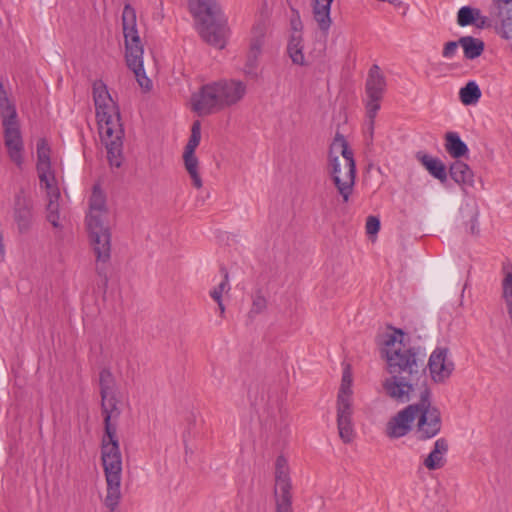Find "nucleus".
<instances>
[{"label":"nucleus","instance_id":"obj_1","mask_svg":"<svg viewBox=\"0 0 512 512\" xmlns=\"http://www.w3.org/2000/svg\"><path fill=\"white\" fill-rule=\"evenodd\" d=\"M404 334L401 330L384 336L382 354L387 362L390 377L386 378L382 387L391 399L406 403L410 401L416 389L420 390L415 434L418 440L425 441L435 437L442 427L440 410L432 406L431 391L426 383L425 351L421 347H408L398 339Z\"/></svg>","mask_w":512,"mask_h":512},{"label":"nucleus","instance_id":"obj_2","mask_svg":"<svg viewBox=\"0 0 512 512\" xmlns=\"http://www.w3.org/2000/svg\"><path fill=\"white\" fill-rule=\"evenodd\" d=\"M101 407L104 416L105 434L101 443V460L104 469L107 489L104 499L105 506L114 511L121 500L122 455L116 428L112 426L111 419L118 417L120 411L114 392L101 394Z\"/></svg>","mask_w":512,"mask_h":512},{"label":"nucleus","instance_id":"obj_3","mask_svg":"<svg viewBox=\"0 0 512 512\" xmlns=\"http://www.w3.org/2000/svg\"><path fill=\"white\" fill-rule=\"evenodd\" d=\"M244 82L234 79H223L203 85L191 97V105L199 116H207L240 102L246 94Z\"/></svg>","mask_w":512,"mask_h":512},{"label":"nucleus","instance_id":"obj_4","mask_svg":"<svg viewBox=\"0 0 512 512\" xmlns=\"http://www.w3.org/2000/svg\"><path fill=\"white\" fill-rule=\"evenodd\" d=\"M328 174L343 203L350 200L356 179V163L345 137L337 132L328 153Z\"/></svg>","mask_w":512,"mask_h":512},{"label":"nucleus","instance_id":"obj_5","mask_svg":"<svg viewBox=\"0 0 512 512\" xmlns=\"http://www.w3.org/2000/svg\"><path fill=\"white\" fill-rule=\"evenodd\" d=\"M188 7L202 39L219 49L224 48L226 20L216 0H188Z\"/></svg>","mask_w":512,"mask_h":512},{"label":"nucleus","instance_id":"obj_6","mask_svg":"<svg viewBox=\"0 0 512 512\" xmlns=\"http://www.w3.org/2000/svg\"><path fill=\"white\" fill-rule=\"evenodd\" d=\"M99 134L107 149V158L111 167L119 168L123 161V136L120 112L114 100L96 111Z\"/></svg>","mask_w":512,"mask_h":512},{"label":"nucleus","instance_id":"obj_7","mask_svg":"<svg viewBox=\"0 0 512 512\" xmlns=\"http://www.w3.org/2000/svg\"><path fill=\"white\" fill-rule=\"evenodd\" d=\"M0 116L4 132V144L9 158L19 168L22 167L24 144L15 103L10 99L5 86L0 82Z\"/></svg>","mask_w":512,"mask_h":512},{"label":"nucleus","instance_id":"obj_8","mask_svg":"<svg viewBox=\"0 0 512 512\" xmlns=\"http://www.w3.org/2000/svg\"><path fill=\"white\" fill-rule=\"evenodd\" d=\"M386 77L377 64H373L367 75L365 82L366 93V113L369 119L370 130L373 131L374 119L380 109V102L386 91Z\"/></svg>","mask_w":512,"mask_h":512},{"label":"nucleus","instance_id":"obj_9","mask_svg":"<svg viewBox=\"0 0 512 512\" xmlns=\"http://www.w3.org/2000/svg\"><path fill=\"white\" fill-rule=\"evenodd\" d=\"M291 489L288 461L283 455H279L275 462L274 497L276 512H293Z\"/></svg>","mask_w":512,"mask_h":512},{"label":"nucleus","instance_id":"obj_10","mask_svg":"<svg viewBox=\"0 0 512 512\" xmlns=\"http://www.w3.org/2000/svg\"><path fill=\"white\" fill-rule=\"evenodd\" d=\"M427 367L431 380L434 383H445L455 370V364L450 357L449 348L443 346L436 347L428 359Z\"/></svg>","mask_w":512,"mask_h":512},{"label":"nucleus","instance_id":"obj_11","mask_svg":"<svg viewBox=\"0 0 512 512\" xmlns=\"http://www.w3.org/2000/svg\"><path fill=\"white\" fill-rule=\"evenodd\" d=\"M418 406L410 404L400 410L386 424V435L391 439L406 436L412 429V423L417 417Z\"/></svg>","mask_w":512,"mask_h":512},{"label":"nucleus","instance_id":"obj_12","mask_svg":"<svg viewBox=\"0 0 512 512\" xmlns=\"http://www.w3.org/2000/svg\"><path fill=\"white\" fill-rule=\"evenodd\" d=\"M13 219L20 233H27L34 221L33 201L21 189L14 199Z\"/></svg>","mask_w":512,"mask_h":512},{"label":"nucleus","instance_id":"obj_13","mask_svg":"<svg viewBox=\"0 0 512 512\" xmlns=\"http://www.w3.org/2000/svg\"><path fill=\"white\" fill-rule=\"evenodd\" d=\"M89 241L95 256H110L111 233L107 222H88Z\"/></svg>","mask_w":512,"mask_h":512},{"label":"nucleus","instance_id":"obj_14","mask_svg":"<svg viewBox=\"0 0 512 512\" xmlns=\"http://www.w3.org/2000/svg\"><path fill=\"white\" fill-rule=\"evenodd\" d=\"M143 46L125 47V59L129 69H131L141 88L149 90L151 80L146 76L143 67Z\"/></svg>","mask_w":512,"mask_h":512},{"label":"nucleus","instance_id":"obj_15","mask_svg":"<svg viewBox=\"0 0 512 512\" xmlns=\"http://www.w3.org/2000/svg\"><path fill=\"white\" fill-rule=\"evenodd\" d=\"M37 172L40 185L49 188L50 183L55 182V177L51 171L50 147L44 138L37 142Z\"/></svg>","mask_w":512,"mask_h":512},{"label":"nucleus","instance_id":"obj_16","mask_svg":"<svg viewBox=\"0 0 512 512\" xmlns=\"http://www.w3.org/2000/svg\"><path fill=\"white\" fill-rule=\"evenodd\" d=\"M489 14L494 21V31L502 39H512V5L490 6Z\"/></svg>","mask_w":512,"mask_h":512},{"label":"nucleus","instance_id":"obj_17","mask_svg":"<svg viewBox=\"0 0 512 512\" xmlns=\"http://www.w3.org/2000/svg\"><path fill=\"white\" fill-rule=\"evenodd\" d=\"M352 414V402H337V426L339 436L345 443H350L354 439Z\"/></svg>","mask_w":512,"mask_h":512},{"label":"nucleus","instance_id":"obj_18","mask_svg":"<svg viewBox=\"0 0 512 512\" xmlns=\"http://www.w3.org/2000/svg\"><path fill=\"white\" fill-rule=\"evenodd\" d=\"M122 26L125 47L143 46L136 28L135 9L129 4H126L123 9Z\"/></svg>","mask_w":512,"mask_h":512},{"label":"nucleus","instance_id":"obj_19","mask_svg":"<svg viewBox=\"0 0 512 512\" xmlns=\"http://www.w3.org/2000/svg\"><path fill=\"white\" fill-rule=\"evenodd\" d=\"M106 197L101 189L96 185L93 188L89 203V213L86 216L88 222H107Z\"/></svg>","mask_w":512,"mask_h":512},{"label":"nucleus","instance_id":"obj_20","mask_svg":"<svg viewBox=\"0 0 512 512\" xmlns=\"http://www.w3.org/2000/svg\"><path fill=\"white\" fill-rule=\"evenodd\" d=\"M448 449V441L445 438L437 439L433 449L423 460L424 467L430 471L443 468L446 464Z\"/></svg>","mask_w":512,"mask_h":512},{"label":"nucleus","instance_id":"obj_21","mask_svg":"<svg viewBox=\"0 0 512 512\" xmlns=\"http://www.w3.org/2000/svg\"><path fill=\"white\" fill-rule=\"evenodd\" d=\"M47 191L48 203L46 205V218L47 221L54 227H61L60 224V213H59V199H60V191L56 186L55 182L50 183L49 188H45Z\"/></svg>","mask_w":512,"mask_h":512},{"label":"nucleus","instance_id":"obj_22","mask_svg":"<svg viewBox=\"0 0 512 512\" xmlns=\"http://www.w3.org/2000/svg\"><path fill=\"white\" fill-rule=\"evenodd\" d=\"M334 0H312V10L319 29L327 33L331 27V5Z\"/></svg>","mask_w":512,"mask_h":512},{"label":"nucleus","instance_id":"obj_23","mask_svg":"<svg viewBox=\"0 0 512 512\" xmlns=\"http://www.w3.org/2000/svg\"><path fill=\"white\" fill-rule=\"evenodd\" d=\"M449 173L451 178L463 187L464 191L474 187V173L466 163L456 160L450 165Z\"/></svg>","mask_w":512,"mask_h":512},{"label":"nucleus","instance_id":"obj_24","mask_svg":"<svg viewBox=\"0 0 512 512\" xmlns=\"http://www.w3.org/2000/svg\"><path fill=\"white\" fill-rule=\"evenodd\" d=\"M462 222L465 225L466 231L471 235H478L479 229V208L475 201L466 202L460 208Z\"/></svg>","mask_w":512,"mask_h":512},{"label":"nucleus","instance_id":"obj_25","mask_svg":"<svg viewBox=\"0 0 512 512\" xmlns=\"http://www.w3.org/2000/svg\"><path fill=\"white\" fill-rule=\"evenodd\" d=\"M416 157L433 177L442 182L447 179L446 167L441 160L422 152H418Z\"/></svg>","mask_w":512,"mask_h":512},{"label":"nucleus","instance_id":"obj_26","mask_svg":"<svg viewBox=\"0 0 512 512\" xmlns=\"http://www.w3.org/2000/svg\"><path fill=\"white\" fill-rule=\"evenodd\" d=\"M458 43L463 48L464 57L473 60L481 56L484 51V42L473 36H462L459 38Z\"/></svg>","mask_w":512,"mask_h":512},{"label":"nucleus","instance_id":"obj_27","mask_svg":"<svg viewBox=\"0 0 512 512\" xmlns=\"http://www.w3.org/2000/svg\"><path fill=\"white\" fill-rule=\"evenodd\" d=\"M445 149L455 159H459L468 153L467 145L456 132H448L445 135Z\"/></svg>","mask_w":512,"mask_h":512},{"label":"nucleus","instance_id":"obj_28","mask_svg":"<svg viewBox=\"0 0 512 512\" xmlns=\"http://www.w3.org/2000/svg\"><path fill=\"white\" fill-rule=\"evenodd\" d=\"M183 161L184 167L192 180L193 186L200 189L203 186V182L198 171L199 161L195 153L184 151Z\"/></svg>","mask_w":512,"mask_h":512},{"label":"nucleus","instance_id":"obj_29","mask_svg":"<svg viewBox=\"0 0 512 512\" xmlns=\"http://www.w3.org/2000/svg\"><path fill=\"white\" fill-rule=\"evenodd\" d=\"M303 39L301 33H293L290 37L287 52L292 62L297 65L305 64V57L303 54Z\"/></svg>","mask_w":512,"mask_h":512},{"label":"nucleus","instance_id":"obj_30","mask_svg":"<svg viewBox=\"0 0 512 512\" xmlns=\"http://www.w3.org/2000/svg\"><path fill=\"white\" fill-rule=\"evenodd\" d=\"M266 31L267 24L264 20L258 21L253 26L249 51L261 54Z\"/></svg>","mask_w":512,"mask_h":512},{"label":"nucleus","instance_id":"obj_31","mask_svg":"<svg viewBox=\"0 0 512 512\" xmlns=\"http://www.w3.org/2000/svg\"><path fill=\"white\" fill-rule=\"evenodd\" d=\"M481 90L475 81H469L459 91L460 101L464 105H474L481 98Z\"/></svg>","mask_w":512,"mask_h":512},{"label":"nucleus","instance_id":"obj_32","mask_svg":"<svg viewBox=\"0 0 512 512\" xmlns=\"http://www.w3.org/2000/svg\"><path fill=\"white\" fill-rule=\"evenodd\" d=\"M93 100L96 111L113 100L108 92L106 84L102 80H96L93 83Z\"/></svg>","mask_w":512,"mask_h":512},{"label":"nucleus","instance_id":"obj_33","mask_svg":"<svg viewBox=\"0 0 512 512\" xmlns=\"http://www.w3.org/2000/svg\"><path fill=\"white\" fill-rule=\"evenodd\" d=\"M352 374L349 366L343 370L337 402H352Z\"/></svg>","mask_w":512,"mask_h":512},{"label":"nucleus","instance_id":"obj_34","mask_svg":"<svg viewBox=\"0 0 512 512\" xmlns=\"http://www.w3.org/2000/svg\"><path fill=\"white\" fill-rule=\"evenodd\" d=\"M502 271V298L506 302H512V265L509 262L503 263Z\"/></svg>","mask_w":512,"mask_h":512},{"label":"nucleus","instance_id":"obj_35","mask_svg":"<svg viewBox=\"0 0 512 512\" xmlns=\"http://www.w3.org/2000/svg\"><path fill=\"white\" fill-rule=\"evenodd\" d=\"M478 8L463 6L457 12V24L461 27L471 26L475 23L478 16Z\"/></svg>","mask_w":512,"mask_h":512},{"label":"nucleus","instance_id":"obj_36","mask_svg":"<svg viewBox=\"0 0 512 512\" xmlns=\"http://www.w3.org/2000/svg\"><path fill=\"white\" fill-rule=\"evenodd\" d=\"M220 272L223 276L222 281L210 291V296L215 302H220L223 293L228 292L230 290L228 270L225 267L221 266Z\"/></svg>","mask_w":512,"mask_h":512},{"label":"nucleus","instance_id":"obj_37","mask_svg":"<svg viewBox=\"0 0 512 512\" xmlns=\"http://www.w3.org/2000/svg\"><path fill=\"white\" fill-rule=\"evenodd\" d=\"M267 309V299L261 290H257L252 296V305L248 312V317L254 319L257 315L263 313Z\"/></svg>","mask_w":512,"mask_h":512},{"label":"nucleus","instance_id":"obj_38","mask_svg":"<svg viewBox=\"0 0 512 512\" xmlns=\"http://www.w3.org/2000/svg\"><path fill=\"white\" fill-rule=\"evenodd\" d=\"M95 267L98 275L103 278V286L107 288L109 276L112 272L110 258H96Z\"/></svg>","mask_w":512,"mask_h":512},{"label":"nucleus","instance_id":"obj_39","mask_svg":"<svg viewBox=\"0 0 512 512\" xmlns=\"http://www.w3.org/2000/svg\"><path fill=\"white\" fill-rule=\"evenodd\" d=\"M201 140V126L199 121H195L192 125L191 135L188 140V143L185 146V152L195 153L196 148L198 147Z\"/></svg>","mask_w":512,"mask_h":512},{"label":"nucleus","instance_id":"obj_40","mask_svg":"<svg viewBox=\"0 0 512 512\" xmlns=\"http://www.w3.org/2000/svg\"><path fill=\"white\" fill-rule=\"evenodd\" d=\"M99 385H100V394H107L110 392H114V378L112 373L107 370H101L99 374Z\"/></svg>","mask_w":512,"mask_h":512},{"label":"nucleus","instance_id":"obj_41","mask_svg":"<svg viewBox=\"0 0 512 512\" xmlns=\"http://www.w3.org/2000/svg\"><path fill=\"white\" fill-rule=\"evenodd\" d=\"M259 56V53L248 51L247 60L244 66V73L251 78H256L258 76L257 64Z\"/></svg>","mask_w":512,"mask_h":512},{"label":"nucleus","instance_id":"obj_42","mask_svg":"<svg viewBox=\"0 0 512 512\" xmlns=\"http://www.w3.org/2000/svg\"><path fill=\"white\" fill-rule=\"evenodd\" d=\"M459 46L460 43H458V41H449L445 43L442 50V57L445 59H453L457 54Z\"/></svg>","mask_w":512,"mask_h":512},{"label":"nucleus","instance_id":"obj_43","mask_svg":"<svg viewBox=\"0 0 512 512\" xmlns=\"http://www.w3.org/2000/svg\"><path fill=\"white\" fill-rule=\"evenodd\" d=\"M473 25L479 29L490 28V27L494 28V21L490 14H489V16H484L481 14V11L479 10L478 16H476L475 23Z\"/></svg>","mask_w":512,"mask_h":512},{"label":"nucleus","instance_id":"obj_44","mask_svg":"<svg viewBox=\"0 0 512 512\" xmlns=\"http://www.w3.org/2000/svg\"><path fill=\"white\" fill-rule=\"evenodd\" d=\"M380 229V220L375 216H369L366 220V233L369 235L376 234Z\"/></svg>","mask_w":512,"mask_h":512},{"label":"nucleus","instance_id":"obj_45","mask_svg":"<svg viewBox=\"0 0 512 512\" xmlns=\"http://www.w3.org/2000/svg\"><path fill=\"white\" fill-rule=\"evenodd\" d=\"M291 27L294 30L293 33H301L302 23L297 11H295V16L291 18Z\"/></svg>","mask_w":512,"mask_h":512},{"label":"nucleus","instance_id":"obj_46","mask_svg":"<svg viewBox=\"0 0 512 512\" xmlns=\"http://www.w3.org/2000/svg\"><path fill=\"white\" fill-rule=\"evenodd\" d=\"M512 5V0H493L490 6H506Z\"/></svg>","mask_w":512,"mask_h":512},{"label":"nucleus","instance_id":"obj_47","mask_svg":"<svg viewBox=\"0 0 512 512\" xmlns=\"http://www.w3.org/2000/svg\"><path fill=\"white\" fill-rule=\"evenodd\" d=\"M216 303L218 304L221 316H223L225 313V306L222 302V299H220V302H216Z\"/></svg>","mask_w":512,"mask_h":512}]
</instances>
